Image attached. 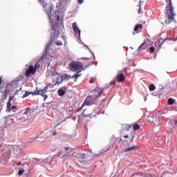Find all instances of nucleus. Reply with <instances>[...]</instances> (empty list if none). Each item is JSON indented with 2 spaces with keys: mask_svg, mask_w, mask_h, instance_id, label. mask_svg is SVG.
Returning a JSON list of instances; mask_svg holds the SVG:
<instances>
[{
  "mask_svg": "<svg viewBox=\"0 0 177 177\" xmlns=\"http://www.w3.org/2000/svg\"><path fill=\"white\" fill-rule=\"evenodd\" d=\"M71 0H50V5L48 6L46 0H38L39 3L43 8H44L45 12H46L50 24H51V36L50 41H49L46 46L45 51L42 56L40 57V60H44L48 55V50L52 46V41L55 39H57L58 37H60V34H63V20L60 21V15L64 13L66 10V5Z\"/></svg>",
  "mask_w": 177,
  "mask_h": 177,
  "instance_id": "obj_1",
  "label": "nucleus"
},
{
  "mask_svg": "<svg viewBox=\"0 0 177 177\" xmlns=\"http://www.w3.org/2000/svg\"><path fill=\"white\" fill-rule=\"evenodd\" d=\"M71 71L81 73V69L84 68V65L80 62L72 61L69 64Z\"/></svg>",
  "mask_w": 177,
  "mask_h": 177,
  "instance_id": "obj_2",
  "label": "nucleus"
},
{
  "mask_svg": "<svg viewBox=\"0 0 177 177\" xmlns=\"http://www.w3.org/2000/svg\"><path fill=\"white\" fill-rule=\"evenodd\" d=\"M167 11L165 13L167 14V19H165V24H170L171 21H174V23H176V21H175V12H174V7L172 12L171 11L169 8H167Z\"/></svg>",
  "mask_w": 177,
  "mask_h": 177,
  "instance_id": "obj_3",
  "label": "nucleus"
},
{
  "mask_svg": "<svg viewBox=\"0 0 177 177\" xmlns=\"http://www.w3.org/2000/svg\"><path fill=\"white\" fill-rule=\"evenodd\" d=\"M52 157L48 156L46 158L41 159L40 161L41 165L43 167H46L48 169H52L53 168V165L52 164Z\"/></svg>",
  "mask_w": 177,
  "mask_h": 177,
  "instance_id": "obj_4",
  "label": "nucleus"
},
{
  "mask_svg": "<svg viewBox=\"0 0 177 177\" xmlns=\"http://www.w3.org/2000/svg\"><path fill=\"white\" fill-rule=\"evenodd\" d=\"M35 68H34V66L32 65L29 66V68L26 71V77H30V74H34L35 73H37V68H39L41 65H39V62H37L35 65Z\"/></svg>",
  "mask_w": 177,
  "mask_h": 177,
  "instance_id": "obj_5",
  "label": "nucleus"
},
{
  "mask_svg": "<svg viewBox=\"0 0 177 177\" xmlns=\"http://www.w3.org/2000/svg\"><path fill=\"white\" fill-rule=\"evenodd\" d=\"M50 89L49 90V88L48 86H45L44 89L37 90L38 95H41V96H44V100H46L48 99V95L45 94L46 92H49Z\"/></svg>",
  "mask_w": 177,
  "mask_h": 177,
  "instance_id": "obj_6",
  "label": "nucleus"
},
{
  "mask_svg": "<svg viewBox=\"0 0 177 177\" xmlns=\"http://www.w3.org/2000/svg\"><path fill=\"white\" fill-rule=\"evenodd\" d=\"M12 85L8 84L6 86L1 87V89H2V93L4 94V96L6 97V96H9L10 95V91H12V88H10Z\"/></svg>",
  "mask_w": 177,
  "mask_h": 177,
  "instance_id": "obj_7",
  "label": "nucleus"
},
{
  "mask_svg": "<svg viewBox=\"0 0 177 177\" xmlns=\"http://www.w3.org/2000/svg\"><path fill=\"white\" fill-rule=\"evenodd\" d=\"M19 114H21V118L23 121H27L31 118V113L30 111L19 112Z\"/></svg>",
  "mask_w": 177,
  "mask_h": 177,
  "instance_id": "obj_8",
  "label": "nucleus"
},
{
  "mask_svg": "<svg viewBox=\"0 0 177 177\" xmlns=\"http://www.w3.org/2000/svg\"><path fill=\"white\" fill-rule=\"evenodd\" d=\"M93 104V102H92V99H91V97H87L84 100V103L82 104L80 110H82V109H84L86 106H87V107H89V106L92 105Z\"/></svg>",
  "mask_w": 177,
  "mask_h": 177,
  "instance_id": "obj_9",
  "label": "nucleus"
},
{
  "mask_svg": "<svg viewBox=\"0 0 177 177\" xmlns=\"http://www.w3.org/2000/svg\"><path fill=\"white\" fill-rule=\"evenodd\" d=\"M73 31L76 34L77 32V37H78L79 39H80V38H81V30H80V28H78V26L77 25V22H74L73 24Z\"/></svg>",
  "mask_w": 177,
  "mask_h": 177,
  "instance_id": "obj_10",
  "label": "nucleus"
},
{
  "mask_svg": "<svg viewBox=\"0 0 177 177\" xmlns=\"http://www.w3.org/2000/svg\"><path fill=\"white\" fill-rule=\"evenodd\" d=\"M96 115H99V112L97 113V114H94L92 115V114H88L84 115V112L82 113L81 115H78V122H80V120H83L85 118V117H90V118H93V117H96Z\"/></svg>",
  "mask_w": 177,
  "mask_h": 177,
  "instance_id": "obj_11",
  "label": "nucleus"
},
{
  "mask_svg": "<svg viewBox=\"0 0 177 177\" xmlns=\"http://www.w3.org/2000/svg\"><path fill=\"white\" fill-rule=\"evenodd\" d=\"M59 78H60V82L57 81V84H62L64 80L68 81V80H70V78H71V75H69L67 74L61 75Z\"/></svg>",
  "mask_w": 177,
  "mask_h": 177,
  "instance_id": "obj_12",
  "label": "nucleus"
},
{
  "mask_svg": "<svg viewBox=\"0 0 177 177\" xmlns=\"http://www.w3.org/2000/svg\"><path fill=\"white\" fill-rule=\"evenodd\" d=\"M86 157V156L85 155V153H77V158L80 162H84Z\"/></svg>",
  "mask_w": 177,
  "mask_h": 177,
  "instance_id": "obj_13",
  "label": "nucleus"
},
{
  "mask_svg": "<svg viewBox=\"0 0 177 177\" xmlns=\"http://www.w3.org/2000/svg\"><path fill=\"white\" fill-rule=\"evenodd\" d=\"M135 136H136V133L135 131H133L131 135L129 136L130 140L129 143L127 145V146H131L132 143H133V140L135 139Z\"/></svg>",
  "mask_w": 177,
  "mask_h": 177,
  "instance_id": "obj_14",
  "label": "nucleus"
},
{
  "mask_svg": "<svg viewBox=\"0 0 177 177\" xmlns=\"http://www.w3.org/2000/svg\"><path fill=\"white\" fill-rule=\"evenodd\" d=\"M39 93H38L37 91H34V92H29V91H26L25 94L23 95V99H24V97H27V96H30V95H32V96H35L36 95H38Z\"/></svg>",
  "mask_w": 177,
  "mask_h": 177,
  "instance_id": "obj_15",
  "label": "nucleus"
},
{
  "mask_svg": "<svg viewBox=\"0 0 177 177\" xmlns=\"http://www.w3.org/2000/svg\"><path fill=\"white\" fill-rule=\"evenodd\" d=\"M52 151H57V153H62V151H63V145H57L54 149H52Z\"/></svg>",
  "mask_w": 177,
  "mask_h": 177,
  "instance_id": "obj_16",
  "label": "nucleus"
},
{
  "mask_svg": "<svg viewBox=\"0 0 177 177\" xmlns=\"http://www.w3.org/2000/svg\"><path fill=\"white\" fill-rule=\"evenodd\" d=\"M136 149H139L138 146H132L129 147H127L124 149V153H128V151H132V150H135Z\"/></svg>",
  "mask_w": 177,
  "mask_h": 177,
  "instance_id": "obj_17",
  "label": "nucleus"
},
{
  "mask_svg": "<svg viewBox=\"0 0 177 177\" xmlns=\"http://www.w3.org/2000/svg\"><path fill=\"white\" fill-rule=\"evenodd\" d=\"M159 93H161V95H162L163 96H165V95H167V91H165V87L162 86V85L161 84L159 85Z\"/></svg>",
  "mask_w": 177,
  "mask_h": 177,
  "instance_id": "obj_18",
  "label": "nucleus"
},
{
  "mask_svg": "<svg viewBox=\"0 0 177 177\" xmlns=\"http://www.w3.org/2000/svg\"><path fill=\"white\" fill-rule=\"evenodd\" d=\"M117 80L118 81V82H123V81L125 80V76H124V74L120 73V74L118 75Z\"/></svg>",
  "mask_w": 177,
  "mask_h": 177,
  "instance_id": "obj_19",
  "label": "nucleus"
},
{
  "mask_svg": "<svg viewBox=\"0 0 177 177\" xmlns=\"http://www.w3.org/2000/svg\"><path fill=\"white\" fill-rule=\"evenodd\" d=\"M167 3V8H169L171 13H172V10H174V6H172V0H165Z\"/></svg>",
  "mask_w": 177,
  "mask_h": 177,
  "instance_id": "obj_20",
  "label": "nucleus"
},
{
  "mask_svg": "<svg viewBox=\"0 0 177 177\" xmlns=\"http://www.w3.org/2000/svg\"><path fill=\"white\" fill-rule=\"evenodd\" d=\"M55 78H56V83L54 84L53 86H55V85H60V84H62V83H57V81L58 82H60V75L59 74L55 75Z\"/></svg>",
  "mask_w": 177,
  "mask_h": 177,
  "instance_id": "obj_21",
  "label": "nucleus"
},
{
  "mask_svg": "<svg viewBox=\"0 0 177 177\" xmlns=\"http://www.w3.org/2000/svg\"><path fill=\"white\" fill-rule=\"evenodd\" d=\"M109 150H110V148L103 149L101 150V151L99 153H97L95 156H102V154H104V153H106V151H109Z\"/></svg>",
  "mask_w": 177,
  "mask_h": 177,
  "instance_id": "obj_22",
  "label": "nucleus"
},
{
  "mask_svg": "<svg viewBox=\"0 0 177 177\" xmlns=\"http://www.w3.org/2000/svg\"><path fill=\"white\" fill-rule=\"evenodd\" d=\"M109 150H110V148L103 149L101 150V151L99 153H97L95 156H102V154H104V153H106V151H109Z\"/></svg>",
  "mask_w": 177,
  "mask_h": 177,
  "instance_id": "obj_23",
  "label": "nucleus"
},
{
  "mask_svg": "<svg viewBox=\"0 0 177 177\" xmlns=\"http://www.w3.org/2000/svg\"><path fill=\"white\" fill-rule=\"evenodd\" d=\"M109 150H110V148L103 149L101 150V151L99 153H97L95 156H102V154H104V153H106V151H109Z\"/></svg>",
  "mask_w": 177,
  "mask_h": 177,
  "instance_id": "obj_24",
  "label": "nucleus"
},
{
  "mask_svg": "<svg viewBox=\"0 0 177 177\" xmlns=\"http://www.w3.org/2000/svg\"><path fill=\"white\" fill-rule=\"evenodd\" d=\"M58 94L59 96H64V95H66V91L60 88L59 90H58Z\"/></svg>",
  "mask_w": 177,
  "mask_h": 177,
  "instance_id": "obj_25",
  "label": "nucleus"
},
{
  "mask_svg": "<svg viewBox=\"0 0 177 177\" xmlns=\"http://www.w3.org/2000/svg\"><path fill=\"white\" fill-rule=\"evenodd\" d=\"M167 103L170 106H172V104H174V103H175V100H174V98H172V97L169 98V100H167Z\"/></svg>",
  "mask_w": 177,
  "mask_h": 177,
  "instance_id": "obj_26",
  "label": "nucleus"
},
{
  "mask_svg": "<svg viewBox=\"0 0 177 177\" xmlns=\"http://www.w3.org/2000/svg\"><path fill=\"white\" fill-rule=\"evenodd\" d=\"M143 26L142 24H137L134 27V31H138L139 28H142Z\"/></svg>",
  "mask_w": 177,
  "mask_h": 177,
  "instance_id": "obj_27",
  "label": "nucleus"
},
{
  "mask_svg": "<svg viewBox=\"0 0 177 177\" xmlns=\"http://www.w3.org/2000/svg\"><path fill=\"white\" fill-rule=\"evenodd\" d=\"M133 127L134 131H137V129H140V125L138 124V123H135Z\"/></svg>",
  "mask_w": 177,
  "mask_h": 177,
  "instance_id": "obj_28",
  "label": "nucleus"
},
{
  "mask_svg": "<svg viewBox=\"0 0 177 177\" xmlns=\"http://www.w3.org/2000/svg\"><path fill=\"white\" fill-rule=\"evenodd\" d=\"M105 89H107V88L104 87V88H102L100 90V91L98 92V95H97V97H100V95H102V93H103V92L105 91Z\"/></svg>",
  "mask_w": 177,
  "mask_h": 177,
  "instance_id": "obj_29",
  "label": "nucleus"
},
{
  "mask_svg": "<svg viewBox=\"0 0 177 177\" xmlns=\"http://www.w3.org/2000/svg\"><path fill=\"white\" fill-rule=\"evenodd\" d=\"M177 127V120L174 121V125L169 127L170 129H175Z\"/></svg>",
  "mask_w": 177,
  "mask_h": 177,
  "instance_id": "obj_30",
  "label": "nucleus"
},
{
  "mask_svg": "<svg viewBox=\"0 0 177 177\" xmlns=\"http://www.w3.org/2000/svg\"><path fill=\"white\" fill-rule=\"evenodd\" d=\"M24 174V169L21 168L18 171V175L19 176H21Z\"/></svg>",
  "mask_w": 177,
  "mask_h": 177,
  "instance_id": "obj_31",
  "label": "nucleus"
},
{
  "mask_svg": "<svg viewBox=\"0 0 177 177\" xmlns=\"http://www.w3.org/2000/svg\"><path fill=\"white\" fill-rule=\"evenodd\" d=\"M7 109L8 111H10V110H12V104L10 103V102H8L7 103Z\"/></svg>",
  "mask_w": 177,
  "mask_h": 177,
  "instance_id": "obj_32",
  "label": "nucleus"
},
{
  "mask_svg": "<svg viewBox=\"0 0 177 177\" xmlns=\"http://www.w3.org/2000/svg\"><path fill=\"white\" fill-rule=\"evenodd\" d=\"M147 120L149 121V122H151V124L154 121V119L153 117L150 116V115L147 117Z\"/></svg>",
  "mask_w": 177,
  "mask_h": 177,
  "instance_id": "obj_33",
  "label": "nucleus"
},
{
  "mask_svg": "<svg viewBox=\"0 0 177 177\" xmlns=\"http://www.w3.org/2000/svg\"><path fill=\"white\" fill-rule=\"evenodd\" d=\"M74 77H75V81H77V80H78V77H81V74L78 73V72H77V73L74 75Z\"/></svg>",
  "mask_w": 177,
  "mask_h": 177,
  "instance_id": "obj_34",
  "label": "nucleus"
},
{
  "mask_svg": "<svg viewBox=\"0 0 177 177\" xmlns=\"http://www.w3.org/2000/svg\"><path fill=\"white\" fill-rule=\"evenodd\" d=\"M86 48H87L89 50V52L91 53V55H93V59L95 60V59H96V57H95V53H93L92 50H91V48H89V47H88V46H86Z\"/></svg>",
  "mask_w": 177,
  "mask_h": 177,
  "instance_id": "obj_35",
  "label": "nucleus"
},
{
  "mask_svg": "<svg viewBox=\"0 0 177 177\" xmlns=\"http://www.w3.org/2000/svg\"><path fill=\"white\" fill-rule=\"evenodd\" d=\"M156 89V86L154 84H151L149 86V91H154Z\"/></svg>",
  "mask_w": 177,
  "mask_h": 177,
  "instance_id": "obj_36",
  "label": "nucleus"
},
{
  "mask_svg": "<svg viewBox=\"0 0 177 177\" xmlns=\"http://www.w3.org/2000/svg\"><path fill=\"white\" fill-rule=\"evenodd\" d=\"M168 124H169L171 127V125H174V124H175V120L174 119H170Z\"/></svg>",
  "mask_w": 177,
  "mask_h": 177,
  "instance_id": "obj_37",
  "label": "nucleus"
},
{
  "mask_svg": "<svg viewBox=\"0 0 177 177\" xmlns=\"http://www.w3.org/2000/svg\"><path fill=\"white\" fill-rule=\"evenodd\" d=\"M42 136H42V132H41V133H40L38 136H37L35 138V139L32 140V142H35V140H37V139H41L42 138Z\"/></svg>",
  "mask_w": 177,
  "mask_h": 177,
  "instance_id": "obj_38",
  "label": "nucleus"
},
{
  "mask_svg": "<svg viewBox=\"0 0 177 177\" xmlns=\"http://www.w3.org/2000/svg\"><path fill=\"white\" fill-rule=\"evenodd\" d=\"M154 50H156V48H154V46H151L149 48L150 53H153Z\"/></svg>",
  "mask_w": 177,
  "mask_h": 177,
  "instance_id": "obj_39",
  "label": "nucleus"
},
{
  "mask_svg": "<svg viewBox=\"0 0 177 177\" xmlns=\"http://www.w3.org/2000/svg\"><path fill=\"white\" fill-rule=\"evenodd\" d=\"M23 177H31V174L29 172L24 174Z\"/></svg>",
  "mask_w": 177,
  "mask_h": 177,
  "instance_id": "obj_40",
  "label": "nucleus"
},
{
  "mask_svg": "<svg viewBox=\"0 0 177 177\" xmlns=\"http://www.w3.org/2000/svg\"><path fill=\"white\" fill-rule=\"evenodd\" d=\"M55 44L57 46H62L63 45V43L62 41H57L55 43Z\"/></svg>",
  "mask_w": 177,
  "mask_h": 177,
  "instance_id": "obj_41",
  "label": "nucleus"
},
{
  "mask_svg": "<svg viewBox=\"0 0 177 177\" xmlns=\"http://www.w3.org/2000/svg\"><path fill=\"white\" fill-rule=\"evenodd\" d=\"M63 154V156H62V158H64V157H68V156H70V153H68V152H66V153H62Z\"/></svg>",
  "mask_w": 177,
  "mask_h": 177,
  "instance_id": "obj_42",
  "label": "nucleus"
},
{
  "mask_svg": "<svg viewBox=\"0 0 177 177\" xmlns=\"http://www.w3.org/2000/svg\"><path fill=\"white\" fill-rule=\"evenodd\" d=\"M146 42H143L138 48V50H140V49H142V48H143V46H145Z\"/></svg>",
  "mask_w": 177,
  "mask_h": 177,
  "instance_id": "obj_43",
  "label": "nucleus"
},
{
  "mask_svg": "<svg viewBox=\"0 0 177 177\" xmlns=\"http://www.w3.org/2000/svg\"><path fill=\"white\" fill-rule=\"evenodd\" d=\"M116 141L118 142V143H122V139L120 138H116Z\"/></svg>",
  "mask_w": 177,
  "mask_h": 177,
  "instance_id": "obj_44",
  "label": "nucleus"
},
{
  "mask_svg": "<svg viewBox=\"0 0 177 177\" xmlns=\"http://www.w3.org/2000/svg\"><path fill=\"white\" fill-rule=\"evenodd\" d=\"M63 122H64V121H62V122H58L55 126V128L59 127V125H62V124H63Z\"/></svg>",
  "mask_w": 177,
  "mask_h": 177,
  "instance_id": "obj_45",
  "label": "nucleus"
},
{
  "mask_svg": "<svg viewBox=\"0 0 177 177\" xmlns=\"http://www.w3.org/2000/svg\"><path fill=\"white\" fill-rule=\"evenodd\" d=\"M62 150H64L65 151H67V150H70V147H62Z\"/></svg>",
  "mask_w": 177,
  "mask_h": 177,
  "instance_id": "obj_46",
  "label": "nucleus"
},
{
  "mask_svg": "<svg viewBox=\"0 0 177 177\" xmlns=\"http://www.w3.org/2000/svg\"><path fill=\"white\" fill-rule=\"evenodd\" d=\"M80 60H91V58H88V57H82L80 59Z\"/></svg>",
  "mask_w": 177,
  "mask_h": 177,
  "instance_id": "obj_47",
  "label": "nucleus"
},
{
  "mask_svg": "<svg viewBox=\"0 0 177 177\" xmlns=\"http://www.w3.org/2000/svg\"><path fill=\"white\" fill-rule=\"evenodd\" d=\"M15 97L14 96H10L9 97V99H8V102H12V100H13V98H14Z\"/></svg>",
  "mask_w": 177,
  "mask_h": 177,
  "instance_id": "obj_48",
  "label": "nucleus"
},
{
  "mask_svg": "<svg viewBox=\"0 0 177 177\" xmlns=\"http://www.w3.org/2000/svg\"><path fill=\"white\" fill-rule=\"evenodd\" d=\"M94 82H95V79H93V77H92V78L89 80V84H93Z\"/></svg>",
  "mask_w": 177,
  "mask_h": 177,
  "instance_id": "obj_49",
  "label": "nucleus"
},
{
  "mask_svg": "<svg viewBox=\"0 0 177 177\" xmlns=\"http://www.w3.org/2000/svg\"><path fill=\"white\" fill-rule=\"evenodd\" d=\"M22 88L21 87L19 88V90H17L16 92L14 93V95H17V93H19V92H20V91H21Z\"/></svg>",
  "mask_w": 177,
  "mask_h": 177,
  "instance_id": "obj_50",
  "label": "nucleus"
},
{
  "mask_svg": "<svg viewBox=\"0 0 177 177\" xmlns=\"http://www.w3.org/2000/svg\"><path fill=\"white\" fill-rule=\"evenodd\" d=\"M61 89H62V91H64L66 92V91H67V87L66 86H64L62 87Z\"/></svg>",
  "mask_w": 177,
  "mask_h": 177,
  "instance_id": "obj_51",
  "label": "nucleus"
},
{
  "mask_svg": "<svg viewBox=\"0 0 177 177\" xmlns=\"http://www.w3.org/2000/svg\"><path fill=\"white\" fill-rule=\"evenodd\" d=\"M77 3H80V5H81L84 3V0H77Z\"/></svg>",
  "mask_w": 177,
  "mask_h": 177,
  "instance_id": "obj_52",
  "label": "nucleus"
},
{
  "mask_svg": "<svg viewBox=\"0 0 177 177\" xmlns=\"http://www.w3.org/2000/svg\"><path fill=\"white\" fill-rule=\"evenodd\" d=\"M71 117H73L72 115H68L67 116V118H71ZM67 118H66L64 121H66V120H67Z\"/></svg>",
  "mask_w": 177,
  "mask_h": 177,
  "instance_id": "obj_53",
  "label": "nucleus"
},
{
  "mask_svg": "<svg viewBox=\"0 0 177 177\" xmlns=\"http://www.w3.org/2000/svg\"><path fill=\"white\" fill-rule=\"evenodd\" d=\"M110 85H115V81L113 80V81L111 82Z\"/></svg>",
  "mask_w": 177,
  "mask_h": 177,
  "instance_id": "obj_54",
  "label": "nucleus"
},
{
  "mask_svg": "<svg viewBox=\"0 0 177 177\" xmlns=\"http://www.w3.org/2000/svg\"><path fill=\"white\" fill-rule=\"evenodd\" d=\"M53 136H56V135H57V133L56 132V131L55 130L53 133Z\"/></svg>",
  "mask_w": 177,
  "mask_h": 177,
  "instance_id": "obj_55",
  "label": "nucleus"
},
{
  "mask_svg": "<svg viewBox=\"0 0 177 177\" xmlns=\"http://www.w3.org/2000/svg\"><path fill=\"white\" fill-rule=\"evenodd\" d=\"M164 42H165V39L163 40V41L161 42L160 45V48H161V46H162V45L164 44Z\"/></svg>",
  "mask_w": 177,
  "mask_h": 177,
  "instance_id": "obj_56",
  "label": "nucleus"
},
{
  "mask_svg": "<svg viewBox=\"0 0 177 177\" xmlns=\"http://www.w3.org/2000/svg\"><path fill=\"white\" fill-rule=\"evenodd\" d=\"M47 86H48V88H53V84L52 85L51 84H48Z\"/></svg>",
  "mask_w": 177,
  "mask_h": 177,
  "instance_id": "obj_57",
  "label": "nucleus"
},
{
  "mask_svg": "<svg viewBox=\"0 0 177 177\" xmlns=\"http://www.w3.org/2000/svg\"><path fill=\"white\" fill-rule=\"evenodd\" d=\"M138 13L140 14L142 13V8L140 7L139 10H138Z\"/></svg>",
  "mask_w": 177,
  "mask_h": 177,
  "instance_id": "obj_58",
  "label": "nucleus"
},
{
  "mask_svg": "<svg viewBox=\"0 0 177 177\" xmlns=\"http://www.w3.org/2000/svg\"><path fill=\"white\" fill-rule=\"evenodd\" d=\"M25 110L28 111V110H32V109H31L30 107H27L26 109H25Z\"/></svg>",
  "mask_w": 177,
  "mask_h": 177,
  "instance_id": "obj_59",
  "label": "nucleus"
},
{
  "mask_svg": "<svg viewBox=\"0 0 177 177\" xmlns=\"http://www.w3.org/2000/svg\"><path fill=\"white\" fill-rule=\"evenodd\" d=\"M84 128L86 129L87 132H88V124H86Z\"/></svg>",
  "mask_w": 177,
  "mask_h": 177,
  "instance_id": "obj_60",
  "label": "nucleus"
},
{
  "mask_svg": "<svg viewBox=\"0 0 177 177\" xmlns=\"http://www.w3.org/2000/svg\"><path fill=\"white\" fill-rule=\"evenodd\" d=\"M124 138L125 139H127V138H129V135H125V136H124Z\"/></svg>",
  "mask_w": 177,
  "mask_h": 177,
  "instance_id": "obj_61",
  "label": "nucleus"
},
{
  "mask_svg": "<svg viewBox=\"0 0 177 177\" xmlns=\"http://www.w3.org/2000/svg\"><path fill=\"white\" fill-rule=\"evenodd\" d=\"M15 109H17V108H16V106H12V110H15Z\"/></svg>",
  "mask_w": 177,
  "mask_h": 177,
  "instance_id": "obj_62",
  "label": "nucleus"
},
{
  "mask_svg": "<svg viewBox=\"0 0 177 177\" xmlns=\"http://www.w3.org/2000/svg\"><path fill=\"white\" fill-rule=\"evenodd\" d=\"M125 131H129V127L124 128Z\"/></svg>",
  "mask_w": 177,
  "mask_h": 177,
  "instance_id": "obj_63",
  "label": "nucleus"
},
{
  "mask_svg": "<svg viewBox=\"0 0 177 177\" xmlns=\"http://www.w3.org/2000/svg\"><path fill=\"white\" fill-rule=\"evenodd\" d=\"M127 70H128V68H125L124 71L125 73H127Z\"/></svg>",
  "mask_w": 177,
  "mask_h": 177,
  "instance_id": "obj_64",
  "label": "nucleus"
}]
</instances>
